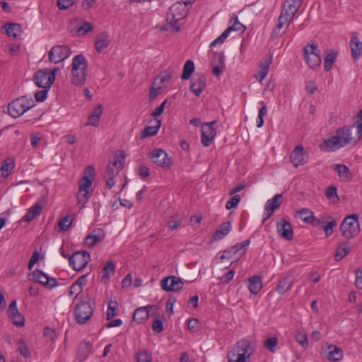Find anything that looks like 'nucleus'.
Returning <instances> with one entry per match:
<instances>
[{"instance_id":"nucleus-36","label":"nucleus","mask_w":362,"mask_h":362,"mask_svg":"<svg viewBox=\"0 0 362 362\" xmlns=\"http://www.w3.org/2000/svg\"><path fill=\"white\" fill-rule=\"evenodd\" d=\"M15 167L14 160L11 158H6L0 168V172L3 177H8Z\"/></svg>"},{"instance_id":"nucleus-41","label":"nucleus","mask_w":362,"mask_h":362,"mask_svg":"<svg viewBox=\"0 0 362 362\" xmlns=\"http://www.w3.org/2000/svg\"><path fill=\"white\" fill-rule=\"evenodd\" d=\"M160 125H161L160 120L156 119L154 125L148 126L144 129V130L142 131V133H141L142 137L145 138V137H148V136H153V135L156 134Z\"/></svg>"},{"instance_id":"nucleus-55","label":"nucleus","mask_w":362,"mask_h":362,"mask_svg":"<svg viewBox=\"0 0 362 362\" xmlns=\"http://www.w3.org/2000/svg\"><path fill=\"white\" fill-rule=\"evenodd\" d=\"M299 215L305 223H308L314 214L309 209L303 208L299 211Z\"/></svg>"},{"instance_id":"nucleus-3","label":"nucleus","mask_w":362,"mask_h":362,"mask_svg":"<svg viewBox=\"0 0 362 362\" xmlns=\"http://www.w3.org/2000/svg\"><path fill=\"white\" fill-rule=\"evenodd\" d=\"M303 0H286L278 18V23L273 30L274 37L279 35V30L284 25L287 26L293 21L294 16L300 8Z\"/></svg>"},{"instance_id":"nucleus-45","label":"nucleus","mask_w":362,"mask_h":362,"mask_svg":"<svg viewBox=\"0 0 362 362\" xmlns=\"http://www.w3.org/2000/svg\"><path fill=\"white\" fill-rule=\"evenodd\" d=\"M194 71V64L192 60H187L185 63L182 74L181 76L182 79L187 80L190 78L193 72Z\"/></svg>"},{"instance_id":"nucleus-1","label":"nucleus","mask_w":362,"mask_h":362,"mask_svg":"<svg viewBox=\"0 0 362 362\" xmlns=\"http://www.w3.org/2000/svg\"><path fill=\"white\" fill-rule=\"evenodd\" d=\"M362 139V110L358 114V119L351 126H344L335 131L329 139L324 141L321 148L326 151H334L351 142L356 144Z\"/></svg>"},{"instance_id":"nucleus-16","label":"nucleus","mask_w":362,"mask_h":362,"mask_svg":"<svg viewBox=\"0 0 362 362\" xmlns=\"http://www.w3.org/2000/svg\"><path fill=\"white\" fill-rule=\"evenodd\" d=\"M216 124V121L204 123L202 126L201 141L204 146H209L216 136V132L214 125Z\"/></svg>"},{"instance_id":"nucleus-7","label":"nucleus","mask_w":362,"mask_h":362,"mask_svg":"<svg viewBox=\"0 0 362 362\" xmlns=\"http://www.w3.org/2000/svg\"><path fill=\"white\" fill-rule=\"evenodd\" d=\"M35 105L32 98L25 95L19 97L8 105V112L13 118H17Z\"/></svg>"},{"instance_id":"nucleus-49","label":"nucleus","mask_w":362,"mask_h":362,"mask_svg":"<svg viewBox=\"0 0 362 362\" xmlns=\"http://www.w3.org/2000/svg\"><path fill=\"white\" fill-rule=\"evenodd\" d=\"M278 338L276 337H269L265 340L264 346L266 349H268L269 351L274 353L275 351L276 347L278 345Z\"/></svg>"},{"instance_id":"nucleus-5","label":"nucleus","mask_w":362,"mask_h":362,"mask_svg":"<svg viewBox=\"0 0 362 362\" xmlns=\"http://www.w3.org/2000/svg\"><path fill=\"white\" fill-rule=\"evenodd\" d=\"M252 354L251 343L247 340H240L228 351V362H247Z\"/></svg>"},{"instance_id":"nucleus-29","label":"nucleus","mask_w":362,"mask_h":362,"mask_svg":"<svg viewBox=\"0 0 362 362\" xmlns=\"http://www.w3.org/2000/svg\"><path fill=\"white\" fill-rule=\"evenodd\" d=\"M293 284V279L291 275L286 276L279 279L276 286V291L280 294H284L289 291Z\"/></svg>"},{"instance_id":"nucleus-22","label":"nucleus","mask_w":362,"mask_h":362,"mask_svg":"<svg viewBox=\"0 0 362 362\" xmlns=\"http://www.w3.org/2000/svg\"><path fill=\"white\" fill-rule=\"evenodd\" d=\"M290 160L295 167L301 165L307 162V156L304 153V149L302 146H297L292 151L290 155Z\"/></svg>"},{"instance_id":"nucleus-61","label":"nucleus","mask_w":362,"mask_h":362,"mask_svg":"<svg viewBox=\"0 0 362 362\" xmlns=\"http://www.w3.org/2000/svg\"><path fill=\"white\" fill-rule=\"evenodd\" d=\"M176 301V298L173 296H170L166 302L165 305V311L166 313L170 315L173 313V305Z\"/></svg>"},{"instance_id":"nucleus-31","label":"nucleus","mask_w":362,"mask_h":362,"mask_svg":"<svg viewBox=\"0 0 362 362\" xmlns=\"http://www.w3.org/2000/svg\"><path fill=\"white\" fill-rule=\"evenodd\" d=\"M103 113V107L101 105L95 106L91 112L90 115L88 117V121L86 126L90 125L93 127H98L100 116Z\"/></svg>"},{"instance_id":"nucleus-50","label":"nucleus","mask_w":362,"mask_h":362,"mask_svg":"<svg viewBox=\"0 0 362 362\" xmlns=\"http://www.w3.org/2000/svg\"><path fill=\"white\" fill-rule=\"evenodd\" d=\"M78 185L80 190L90 192V188L91 187L92 185V180H90V178H88V177H83L80 180Z\"/></svg>"},{"instance_id":"nucleus-8","label":"nucleus","mask_w":362,"mask_h":362,"mask_svg":"<svg viewBox=\"0 0 362 362\" xmlns=\"http://www.w3.org/2000/svg\"><path fill=\"white\" fill-rule=\"evenodd\" d=\"M358 215L352 214L346 216L342 221L340 230L341 235L346 239H351L357 236L360 233Z\"/></svg>"},{"instance_id":"nucleus-4","label":"nucleus","mask_w":362,"mask_h":362,"mask_svg":"<svg viewBox=\"0 0 362 362\" xmlns=\"http://www.w3.org/2000/svg\"><path fill=\"white\" fill-rule=\"evenodd\" d=\"M88 62L83 54H78L72 59L71 82L75 86H81L86 82Z\"/></svg>"},{"instance_id":"nucleus-34","label":"nucleus","mask_w":362,"mask_h":362,"mask_svg":"<svg viewBox=\"0 0 362 362\" xmlns=\"http://www.w3.org/2000/svg\"><path fill=\"white\" fill-rule=\"evenodd\" d=\"M262 288V279L259 276H253L249 279L248 289L252 294H257Z\"/></svg>"},{"instance_id":"nucleus-56","label":"nucleus","mask_w":362,"mask_h":362,"mask_svg":"<svg viewBox=\"0 0 362 362\" xmlns=\"http://www.w3.org/2000/svg\"><path fill=\"white\" fill-rule=\"evenodd\" d=\"M72 223V219L69 216L63 217L59 222V227L62 230H67Z\"/></svg>"},{"instance_id":"nucleus-51","label":"nucleus","mask_w":362,"mask_h":362,"mask_svg":"<svg viewBox=\"0 0 362 362\" xmlns=\"http://www.w3.org/2000/svg\"><path fill=\"white\" fill-rule=\"evenodd\" d=\"M296 339L304 349L308 346L307 334L304 332H297Z\"/></svg>"},{"instance_id":"nucleus-59","label":"nucleus","mask_w":362,"mask_h":362,"mask_svg":"<svg viewBox=\"0 0 362 362\" xmlns=\"http://www.w3.org/2000/svg\"><path fill=\"white\" fill-rule=\"evenodd\" d=\"M43 335L45 337L47 338L51 341H54L57 338V334L54 329L50 328L49 327H45L43 332Z\"/></svg>"},{"instance_id":"nucleus-46","label":"nucleus","mask_w":362,"mask_h":362,"mask_svg":"<svg viewBox=\"0 0 362 362\" xmlns=\"http://www.w3.org/2000/svg\"><path fill=\"white\" fill-rule=\"evenodd\" d=\"M337 58V54L334 51L328 52L325 58L324 66L327 71H329Z\"/></svg>"},{"instance_id":"nucleus-24","label":"nucleus","mask_w":362,"mask_h":362,"mask_svg":"<svg viewBox=\"0 0 362 362\" xmlns=\"http://www.w3.org/2000/svg\"><path fill=\"white\" fill-rule=\"evenodd\" d=\"M350 47L352 57L358 60L362 54V42L359 40L357 35L354 33L350 40Z\"/></svg>"},{"instance_id":"nucleus-47","label":"nucleus","mask_w":362,"mask_h":362,"mask_svg":"<svg viewBox=\"0 0 362 362\" xmlns=\"http://www.w3.org/2000/svg\"><path fill=\"white\" fill-rule=\"evenodd\" d=\"M90 192L78 189L77 193L78 204L81 205V208L83 207L90 198Z\"/></svg>"},{"instance_id":"nucleus-53","label":"nucleus","mask_w":362,"mask_h":362,"mask_svg":"<svg viewBox=\"0 0 362 362\" xmlns=\"http://www.w3.org/2000/svg\"><path fill=\"white\" fill-rule=\"evenodd\" d=\"M164 89V87L152 84V86L149 91V100H154L158 95H159L163 90Z\"/></svg>"},{"instance_id":"nucleus-9","label":"nucleus","mask_w":362,"mask_h":362,"mask_svg":"<svg viewBox=\"0 0 362 362\" xmlns=\"http://www.w3.org/2000/svg\"><path fill=\"white\" fill-rule=\"evenodd\" d=\"M58 71L59 68H54L50 71L47 69L38 70L33 75V81L38 87L49 88L54 82Z\"/></svg>"},{"instance_id":"nucleus-11","label":"nucleus","mask_w":362,"mask_h":362,"mask_svg":"<svg viewBox=\"0 0 362 362\" xmlns=\"http://www.w3.org/2000/svg\"><path fill=\"white\" fill-rule=\"evenodd\" d=\"M306 63L311 69L318 68L321 64L320 50L317 44H308L303 48Z\"/></svg>"},{"instance_id":"nucleus-18","label":"nucleus","mask_w":362,"mask_h":362,"mask_svg":"<svg viewBox=\"0 0 362 362\" xmlns=\"http://www.w3.org/2000/svg\"><path fill=\"white\" fill-rule=\"evenodd\" d=\"M151 158L153 163L163 168H169L171 165V160L168 153L163 149L156 148L151 151Z\"/></svg>"},{"instance_id":"nucleus-15","label":"nucleus","mask_w":362,"mask_h":362,"mask_svg":"<svg viewBox=\"0 0 362 362\" xmlns=\"http://www.w3.org/2000/svg\"><path fill=\"white\" fill-rule=\"evenodd\" d=\"M71 50L67 46L56 45L51 48L48 53L50 62L57 64L68 58Z\"/></svg>"},{"instance_id":"nucleus-60","label":"nucleus","mask_w":362,"mask_h":362,"mask_svg":"<svg viewBox=\"0 0 362 362\" xmlns=\"http://www.w3.org/2000/svg\"><path fill=\"white\" fill-rule=\"evenodd\" d=\"M18 351L21 355H22L25 358H28L30 355L28 346L22 340L19 341Z\"/></svg>"},{"instance_id":"nucleus-21","label":"nucleus","mask_w":362,"mask_h":362,"mask_svg":"<svg viewBox=\"0 0 362 362\" xmlns=\"http://www.w3.org/2000/svg\"><path fill=\"white\" fill-rule=\"evenodd\" d=\"M282 201V194H276L272 199L267 201L264 206V209L267 213V216L264 220L271 216L274 213V211L280 207Z\"/></svg>"},{"instance_id":"nucleus-48","label":"nucleus","mask_w":362,"mask_h":362,"mask_svg":"<svg viewBox=\"0 0 362 362\" xmlns=\"http://www.w3.org/2000/svg\"><path fill=\"white\" fill-rule=\"evenodd\" d=\"M182 218L179 214H175L169 218L168 225L171 230H175L182 223Z\"/></svg>"},{"instance_id":"nucleus-40","label":"nucleus","mask_w":362,"mask_h":362,"mask_svg":"<svg viewBox=\"0 0 362 362\" xmlns=\"http://www.w3.org/2000/svg\"><path fill=\"white\" fill-rule=\"evenodd\" d=\"M351 247L346 243H341L337 248L334 258L336 261L341 260L351 250Z\"/></svg>"},{"instance_id":"nucleus-14","label":"nucleus","mask_w":362,"mask_h":362,"mask_svg":"<svg viewBox=\"0 0 362 362\" xmlns=\"http://www.w3.org/2000/svg\"><path fill=\"white\" fill-rule=\"evenodd\" d=\"M90 257L88 252L86 251H78L74 252L69 257V264L76 271H81L86 267Z\"/></svg>"},{"instance_id":"nucleus-25","label":"nucleus","mask_w":362,"mask_h":362,"mask_svg":"<svg viewBox=\"0 0 362 362\" xmlns=\"http://www.w3.org/2000/svg\"><path fill=\"white\" fill-rule=\"evenodd\" d=\"M332 169L337 173L341 181L348 182L351 180L352 174L346 165L334 164Z\"/></svg>"},{"instance_id":"nucleus-28","label":"nucleus","mask_w":362,"mask_h":362,"mask_svg":"<svg viewBox=\"0 0 362 362\" xmlns=\"http://www.w3.org/2000/svg\"><path fill=\"white\" fill-rule=\"evenodd\" d=\"M105 238L103 230L97 228L93 230L91 234L88 235L85 238V244L88 247L93 246L96 243L101 241Z\"/></svg>"},{"instance_id":"nucleus-33","label":"nucleus","mask_w":362,"mask_h":362,"mask_svg":"<svg viewBox=\"0 0 362 362\" xmlns=\"http://www.w3.org/2000/svg\"><path fill=\"white\" fill-rule=\"evenodd\" d=\"M328 352L326 354V358L329 361L337 362L339 361L343 358V351L341 349L335 346H329L328 347Z\"/></svg>"},{"instance_id":"nucleus-52","label":"nucleus","mask_w":362,"mask_h":362,"mask_svg":"<svg viewBox=\"0 0 362 362\" xmlns=\"http://www.w3.org/2000/svg\"><path fill=\"white\" fill-rule=\"evenodd\" d=\"M151 354L147 351H142L136 355V362H151Z\"/></svg>"},{"instance_id":"nucleus-42","label":"nucleus","mask_w":362,"mask_h":362,"mask_svg":"<svg viewBox=\"0 0 362 362\" xmlns=\"http://www.w3.org/2000/svg\"><path fill=\"white\" fill-rule=\"evenodd\" d=\"M324 218H326L327 221L325 225H323V228L326 236L329 237L332 234L333 228L336 226L337 222L334 218L329 215H324Z\"/></svg>"},{"instance_id":"nucleus-37","label":"nucleus","mask_w":362,"mask_h":362,"mask_svg":"<svg viewBox=\"0 0 362 362\" xmlns=\"http://www.w3.org/2000/svg\"><path fill=\"white\" fill-rule=\"evenodd\" d=\"M116 264L113 261H108L101 271V281L108 280L112 274L115 273Z\"/></svg>"},{"instance_id":"nucleus-20","label":"nucleus","mask_w":362,"mask_h":362,"mask_svg":"<svg viewBox=\"0 0 362 362\" xmlns=\"http://www.w3.org/2000/svg\"><path fill=\"white\" fill-rule=\"evenodd\" d=\"M8 317L12 320L13 324L17 327H22L25 325V317L21 314L17 308L16 300L11 302L8 308Z\"/></svg>"},{"instance_id":"nucleus-39","label":"nucleus","mask_w":362,"mask_h":362,"mask_svg":"<svg viewBox=\"0 0 362 362\" xmlns=\"http://www.w3.org/2000/svg\"><path fill=\"white\" fill-rule=\"evenodd\" d=\"M174 70L171 69H168L167 70L161 72L158 76L153 81L154 85L158 84V81H159L160 83H168L170 79L174 76Z\"/></svg>"},{"instance_id":"nucleus-10","label":"nucleus","mask_w":362,"mask_h":362,"mask_svg":"<svg viewBox=\"0 0 362 362\" xmlns=\"http://www.w3.org/2000/svg\"><path fill=\"white\" fill-rule=\"evenodd\" d=\"M250 240H245L241 243H237L231 247L223 251L221 259H228L229 265L233 262H237L246 252V247L250 245Z\"/></svg>"},{"instance_id":"nucleus-26","label":"nucleus","mask_w":362,"mask_h":362,"mask_svg":"<svg viewBox=\"0 0 362 362\" xmlns=\"http://www.w3.org/2000/svg\"><path fill=\"white\" fill-rule=\"evenodd\" d=\"M110 43V39L107 32L98 34L95 40V48L98 52H102Z\"/></svg>"},{"instance_id":"nucleus-43","label":"nucleus","mask_w":362,"mask_h":362,"mask_svg":"<svg viewBox=\"0 0 362 362\" xmlns=\"http://www.w3.org/2000/svg\"><path fill=\"white\" fill-rule=\"evenodd\" d=\"M229 23L230 25L226 29L228 30L229 33L232 30L243 33L245 30V27L238 21L236 16H234L230 18Z\"/></svg>"},{"instance_id":"nucleus-44","label":"nucleus","mask_w":362,"mask_h":362,"mask_svg":"<svg viewBox=\"0 0 362 362\" xmlns=\"http://www.w3.org/2000/svg\"><path fill=\"white\" fill-rule=\"evenodd\" d=\"M272 63V58L267 59L264 63L261 64L260 69L255 75V78L259 81H262L265 78L268 74L269 66Z\"/></svg>"},{"instance_id":"nucleus-58","label":"nucleus","mask_w":362,"mask_h":362,"mask_svg":"<svg viewBox=\"0 0 362 362\" xmlns=\"http://www.w3.org/2000/svg\"><path fill=\"white\" fill-rule=\"evenodd\" d=\"M240 201V195H234L226 203V208L227 209H230L232 208H235L237 206L238 203Z\"/></svg>"},{"instance_id":"nucleus-19","label":"nucleus","mask_w":362,"mask_h":362,"mask_svg":"<svg viewBox=\"0 0 362 362\" xmlns=\"http://www.w3.org/2000/svg\"><path fill=\"white\" fill-rule=\"evenodd\" d=\"M276 230L278 234L286 240H291L293 237V227L291 224L281 218L276 223Z\"/></svg>"},{"instance_id":"nucleus-23","label":"nucleus","mask_w":362,"mask_h":362,"mask_svg":"<svg viewBox=\"0 0 362 362\" xmlns=\"http://www.w3.org/2000/svg\"><path fill=\"white\" fill-rule=\"evenodd\" d=\"M206 80L203 74L196 75L191 81L190 90L196 96H199L206 88Z\"/></svg>"},{"instance_id":"nucleus-63","label":"nucleus","mask_w":362,"mask_h":362,"mask_svg":"<svg viewBox=\"0 0 362 362\" xmlns=\"http://www.w3.org/2000/svg\"><path fill=\"white\" fill-rule=\"evenodd\" d=\"M92 29H93L92 25L90 23L85 22L83 23L82 25H81L78 28L77 32L80 35H81L86 34L88 31H90Z\"/></svg>"},{"instance_id":"nucleus-12","label":"nucleus","mask_w":362,"mask_h":362,"mask_svg":"<svg viewBox=\"0 0 362 362\" xmlns=\"http://www.w3.org/2000/svg\"><path fill=\"white\" fill-rule=\"evenodd\" d=\"M93 309L90 303L81 300L77 303L74 308L76 321L81 325L85 324L91 317Z\"/></svg>"},{"instance_id":"nucleus-62","label":"nucleus","mask_w":362,"mask_h":362,"mask_svg":"<svg viewBox=\"0 0 362 362\" xmlns=\"http://www.w3.org/2000/svg\"><path fill=\"white\" fill-rule=\"evenodd\" d=\"M74 1L75 0H57L59 9L64 10L69 8L74 4Z\"/></svg>"},{"instance_id":"nucleus-17","label":"nucleus","mask_w":362,"mask_h":362,"mask_svg":"<svg viewBox=\"0 0 362 362\" xmlns=\"http://www.w3.org/2000/svg\"><path fill=\"white\" fill-rule=\"evenodd\" d=\"M160 286L165 291L177 292L182 288L183 282L179 277L170 276L160 281Z\"/></svg>"},{"instance_id":"nucleus-30","label":"nucleus","mask_w":362,"mask_h":362,"mask_svg":"<svg viewBox=\"0 0 362 362\" xmlns=\"http://www.w3.org/2000/svg\"><path fill=\"white\" fill-rule=\"evenodd\" d=\"M231 230L230 221H226L221 223L216 230L212 236V241H218L229 233Z\"/></svg>"},{"instance_id":"nucleus-35","label":"nucleus","mask_w":362,"mask_h":362,"mask_svg":"<svg viewBox=\"0 0 362 362\" xmlns=\"http://www.w3.org/2000/svg\"><path fill=\"white\" fill-rule=\"evenodd\" d=\"M92 350V344L88 341L78 346L77 357L80 361H85L89 356Z\"/></svg>"},{"instance_id":"nucleus-2","label":"nucleus","mask_w":362,"mask_h":362,"mask_svg":"<svg viewBox=\"0 0 362 362\" xmlns=\"http://www.w3.org/2000/svg\"><path fill=\"white\" fill-rule=\"evenodd\" d=\"M192 2L177 1L173 4L169 8L166 16L167 24L161 28L163 31L170 30L172 32L177 33L180 30V25L178 22L185 18L188 13V5Z\"/></svg>"},{"instance_id":"nucleus-13","label":"nucleus","mask_w":362,"mask_h":362,"mask_svg":"<svg viewBox=\"0 0 362 362\" xmlns=\"http://www.w3.org/2000/svg\"><path fill=\"white\" fill-rule=\"evenodd\" d=\"M29 279L37 282L49 289H52L57 286L56 279L48 276L47 274L39 269H35L30 273L29 274Z\"/></svg>"},{"instance_id":"nucleus-57","label":"nucleus","mask_w":362,"mask_h":362,"mask_svg":"<svg viewBox=\"0 0 362 362\" xmlns=\"http://www.w3.org/2000/svg\"><path fill=\"white\" fill-rule=\"evenodd\" d=\"M228 35H229L228 30H225L219 37H218L217 38H216L214 41H212L211 42L210 47H212L216 46L217 44L223 43Z\"/></svg>"},{"instance_id":"nucleus-38","label":"nucleus","mask_w":362,"mask_h":362,"mask_svg":"<svg viewBox=\"0 0 362 362\" xmlns=\"http://www.w3.org/2000/svg\"><path fill=\"white\" fill-rule=\"evenodd\" d=\"M4 28L8 35L13 36L14 37H18L22 33L21 26L18 23H6L4 25Z\"/></svg>"},{"instance_id":"nucleus-6","label":"nucleus","mask_w":362,"mask_h":362,"mask_svg":"<svg viewBox=\"0 0 362 362\" xmlns=\"http://www.w3.org/2000/svg\"><path fill=\"white\" fill-rule=\"evenodd\" d=\"M124 163V151H120L116 154L112 162L107 165L106 170L103 174V178L105 181L106 187L111 189L115 185V177L119 172L123 168Z\"/></svg>"},{"instance_id":"nucleus-54","label":"nucleus","mask_w":362,"mask_h":362,"mask_svg":"<svg viewBox=\"0 0 362 362\" xmlns=\"http://www.w3.org/2000/svg\"><path fill=\"white\" fill-rule=\"evenodd\" d=\"M117 302H110L108 305V308H107V313H106V316H107V320H110L112 319L113 317H115L117 314Z\"/></svg>"},{"instance_id":"nucleus-27","label":"nucleus","mask_w":362,"mask_h":362,"mask_svg":"<svg viewBox=\"0 0 362 362\" xmlns=\"http://www.w3.org/2000/svg\"><path fill=\"white\" fill-rule=\"evenodd\" d=\"M153 308V305L141 307L135 310L133 320L138 323L144 322L149 317V311Z\"/></svg>"},{"instance_id":"nucleus-32","label":"nucleus","mask_w":362,"mask_h":362,"mask_svg":"<svg viewBox=\"0 0 362 362\" xmlns=\"http://www.w3.org/2000/svg\"><path fill=\"white\" fill-rule=\"evenodd\" d=\"M42 210V205L37 202L33 206H32L26 212V214L23 217V220L25 222H30L37 216H38Z\"/></svg>"},{"instance_id":"nucleus-64","label":"nucleus","mask_w":362,"mask_h":362,"mask_svg":"<svg viewBox=\"0 0 362 362\" xmlns=\"http://www.w3.org/2000/svg\"><path fill=\"white\" fill-rule=\"evenodd\" d=\"M356 281L355 285L358 289H362V269L358 268L355 270Z\"/></svg>"}]
</instances>
